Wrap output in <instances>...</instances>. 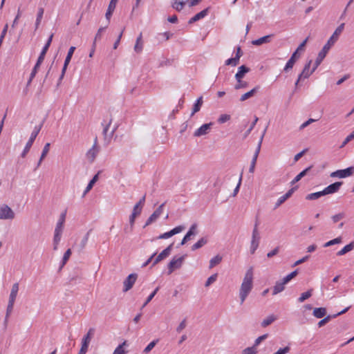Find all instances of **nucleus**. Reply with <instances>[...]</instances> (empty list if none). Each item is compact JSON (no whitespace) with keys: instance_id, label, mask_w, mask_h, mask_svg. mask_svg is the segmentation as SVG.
<instances>
[{"instance_id":"f257e3e1","label":"nucleus","mask_w":354,"mask_h":354,"mask_svg":"<svg viewBox=\"0 0 354 354\" xmlns=\"http://www.w3.org/2000/svg\"><path fill=\"white\" fill-rule=\"evenodd\" d=\"M345 24L342 23L334 31L333 34L331 35V37L328 39L326 44L324 46L322 50L319 53L316 60L315 62V68H317L322 62L324 60L325 57L326 56V54L330 49V48L336 43V41L338 40L339 35L342 34L344 29Z\"/></svg>"},{"instance_id":"f03ea898","label":"nucleus","mask_w":354,"mask_h":354,"mask_svg":"<svg viewBox=\"0 0 354 354\" xmlns=\"http://www.w3.org/2000/svg\"><path fill=\"white\" fill-rule=\"evenodd\" d=\"M253 287V268H250L245 272L244 276L243 282L241 283L240 290H239V297L241 300V304H242L250 292H251Z\"/></svg>"},{"instance_id":"7ed1b4c3","label":"nucleus","mask_w":354,"mask_h":354,"mask_svg":"<svg viewBox=\"0 0 354 354\" xmlns=\"http://www.w3.org/2000/svg\"><path fill=\"white\" fill-rule=\"evenodd\" d=\"M308 39V38L307 37L301 44H300V45L297 47V50L292 53V56L288 59L283 68V71L285 72H287L290 69L292 68L297 59H299V57H300L299 52L304 50V48L305 47L307 43Z\"/></svg>"},{"instance_id":"20e7f679","label":"nucleus","mask_w":354,"mask_h":354,"mask_svg":"<svg viewBox=\"0 0 354 354\" xmlns=\"http://www.w3.org/2000/svg\"><path fill=\"white\" fill-rule=\"evenodd\" d=\"M43 124H44V121L39 125L35 127V128L30 135V137L28 142L26 143L24 151H22V153L21 154V156L22 158H24L26 156V154L28 153V152L29 151L35 140L36 139L37 135L39 134V131H41V129L43 127Z\"/></svg>"},{"instance_id":"39448f33","label":"nucleus","mask_w":354,"mask_h":354,"mask_svg":"<svg viewBox=\"0 0 354 354\" xmlns=\"http://www.w3.org/2000/svg\"><path fill=\"white\" fill-rule=\"evenodd\" d=\"M15 218V213L8 205H0V219L13 220Z\"/></svg>"},{"instance_id":"423d86ee","label":"nucleus","mask_w":354,"mask_h":354,"mask_svg":"<svg viewBox=\"0 0 354 354\" xmlns=\"http://www.w3.org/2000/svg\"><path fill=\"white\" fill-rule=\"evenodd\" d=\"M94 328H90L86 335L84 336L82 340V346L78 354H86L88 351L89 343L94 334Z\"/></svg>"},{"instance_id":"0eeeda50","label":"nucleus","mask_w":354,"mask_h":354,"mask_svg":"<svg viewBox=\"0 0 354 354\" xmlns=\"http://www.w3.org/2000/svg\"><path fill=\"white\" fill-rule=\"evenodd\" d=\"M186 255L177 257H174L168 264V274H171L174 270L180 268L185 260Z\"/></svg>"},{"instance_id":"6e6552de","label":"nucleus","mask_w":354,"mask_h":354,"mask_svg":"<svg viewBox=\"0 0 354 354\" xmlns=\"http://www.w3.org/2000/svg\"><path fill=\"white\" fill-rule=\"evenodd\" d=\"M266 129H267V127L263 131V134H262V136H261V137L260 138V140H259V142L258 143L257 147V149L255 150L253 158L252 159V161H251V163H250V168H249V172L250 173H253L254 171L257 160V158H258L260 150H261V147L262 141H263L264 135L266 133Z\"/></svg>"},{"instance_id":"1a4fd4ad","label":"nucleus","mask_w":354,"mask_h":354,"mask_svg":"<svg viewBox=\"0 0 354 354\" xmlns=\"http://www.w3.org/2000/svg\"><path fill=\"white\" fill-rule=\"evenodd\" d=\"M260 239L261 237L258 230L253 229L250 250L251 254H254L257 250L259 245Z\"/></svg>"},{"instance_id":"9d476101","label":"nucleus","mask_w":354,"mask_h":354,"mask_svg":"<svg viewBox=\"0 0 354 354\" xmlns=\"http://www.w3.org/2000/svg\"><path fill=\"white\" fill-rule=\"evenodd\" d=\"M100 151V147L97 146V138H95L93 147L87 151L86 156L90 162H93L97 155Z\"/></svg>"},{"instance_id":"9b49d317","label":"nucleus","mask_w":354,"mask_h":354,"mask_svg":"<svg viewBox=\"0 0 354 354\" xmlns=\"http://www.w3.org/2000/svg\"><path fill=\"white\" fill-rule=\"evenodd\" d=\"M354 173V167H350L344 169L337 170L332 172L330 174L331 177H338L340 178L348 177Z\"/></svg>"},{"instance_id":"f8f14e48","label":"nucleus","mask_w":354,"mask_h":354,"mask_svg":"<svg viewBox=\"0 0 354 354\" xmlns=\"http://www.w3.org/2000/svg\"><path fill=\"white\" fill-rule=\"evenodd\" d=\"M138 278V274L136 273L130 274L126 279L123 282L124 288L123 292H127L129 290H131L135 282L136 281V279Z\"/></svg>"},{"instance_id":"ddd939ff","label":"nucleus","mask_w":354,"mask_h":354,"mask_svg":"<svg viewBox=\"0 0 354 354\" xmlns=\"http://www.w3.org/2000/svg\"><path fill=\"white\" fill-rule=\"evenodd\" d=\"M312 64V60L310 59L304 66L301 73L299 75V80L306 79L308 78L317 69L315 68V65L313 66L311 71H310V65Z\"/></svg>"},{"instance_id":"4468645a","label":"nucleus","mask_w":354,"mask_h":354,"mask_svg":"<svg viewBox=\"0 0 354 354\" xmlns=\"http://www.w3.org/2000/svg\"><path fill=\"white\" fill-rule=\"evenodd\" d=\"M166 202L161 204L154 212L148 218L145 225V227L149 225L153 222L156 221L158 218L162 214L163 211V207L165 205Z\"/></svg>"},{"instance_id":"2eb2a0df","label":"nucleus","mask_w":354,"mask_h":354,"mask_svg":"<svg viewBox=\"0 0 354 354\" xmlns=\"http://www.w3.org/2000/svg\"><path fill=\"white\" fill-rule=\"evenodd\" d=\"M174 243H171L167 248H166L164 250H162L155 259L153 261L152 266H154L158 263L167 258L171 253L173 248Z\"/></svg>"},{"instance_id":"dca6fc26","label":"nucleus","mask_w":354,"mask_h":354,"mask_svg":"<svg viewBox=\"0 0 354 354\" xmlns=\"http://www.w3.org/2000/svg\"><path fill=\"white\" fill-rule=\"evenodd\" d=\"M184 229H185V227L183 225H178L177 227H174V229H172L171 230L160 234L156 239H168L176 234L181 232Z\"/></svg>"},{"instance_id":"f3484780","label":"nucleus","mask_w":354,"mask_h":354,"mask_svg":"<svg viewBox=\"0 0 354 354\" xmlns=\"http://www.w3.org/2000/svg\"><path fill=\"white\" fill-rule=\"evenodd\" d=\"M212 125V122L203 124L201 127H199L198 129L195 131L194 136L200 137L202 136L207 135L210 131Z\"/></svg>"},{"instance_id":"a211bd4d","label":"nucleus","mask_w":354,"mask_h":354,"mask_svg":"<svg viewBox=\"0 0 354 354\" xmlns=\"http://www.w3.org/2000/svg\"><path fill=\"white\" fill-rule=\"evenodd\" d=\"M342 182H335L326 187L323 191L325 195L336 193L342 185Z\"/></svg>"},{"instance_id":"6ab92c4d","label":"nucleus","mask_w":354,"mask_h":354,"mask_svg":"<svg viewBox=\"0 0 354 354\" xmlns=\"http://www.w3.org/2000/svg\"><path fill=\"white\" fill-rule=\"evenodd\" d=\"M196 229H197L196 223H194L193 225H192L189 231L187 232V234H185V236L183 237V240L181 241V243H180V245H183L185 244L188 241L190 240L192 236L196 235L197 234Z\"/></svg>"},{"instance_id":"aec40b11","label":"nucleus","mask_w":354,"mask_h":354,"mask_svg":"<svg viewBox=\"0 0 354 354\" xmlns=\"http://www.w3.org/2000/svg\"><path fill=\"white\" fill-rule=\"evenodd\" d=\"M209 9V8H207L203 10L202 11H201L200 12L197 13L196 15H195L193 17H192L189 20V24H193L196 21L204 18L205 16L207 15Z\"/></svg>"},{"instance_id":"412c9836","label":"nucleus","mask_w":354,"mask_h":354,"mask_svg":"<svg viewBox=\"0 0 354 354\" xmlns=\"http://www.w3.org/2000/svg\"><path fill=\"white\" fill-rule=\"evenodd\" d=\"M259 89H260V86H255L254 88H253L250 91H248V92L244 93L243 95H242L241 98H240V101L241 102H243V101H245L246 100L253 97L259 91Z\"/></svg>"},{"instance_id":"4be33fe9","label":"nucleus","mask_w":354,"mask_h":354,"mask_svg":"<svg viewBox=\"0 0 354 354\" xmlns=\"http://www.w3.org/2000/svg\"><path fill=\"white\" fill-rule=\"evenodd\" d=\"M273 37V35H266L261 38H259L256 40L252 41V44L255 46H260L265 43H269L271 41V38Z\"/></svg>"},{"instance_id":"5701e85b","label":"nucleus","mask_w":354,"mask_h":354,"mask_svg":"<svg viewBox=\"0 0 354 354\" xmlns=\"http://www.w3.org/2000/svg\"><path fill=\"white\" fill-rule=\"evenodd\" d=\"M250 71V68L245 65L239 67L238 71L235 75V79H243L245 75Z\"/></svg>"},{"instance_id":"b1692460","label":"nucleus","mask_w":354,"mask_h":354,"mask_svg":"<svg viewBox=\"0 0 354 354\" xmlns=\"http://www.w3.org/2000/svg\"><path fill=\"white\" fill-rule=\"evenodd\" d=\"M284 281L282 280L281 281H277L275 286L273 287L272 295H275L281 292H282L285 289Z\"/></svg>"},{"instance_id":"393cba45","label":"nucleus","mask_w":354,"mask_h":354,"mask_svg":"<svg viewBox=\"0 0 354 354\" xmlns=\"http://www.w3.org/2000/svg\"><path fill=\"white\" fill-rule=\"evenodd\" d=\"M313 315L316 318H322L326 315V309L324 307L315 308L313 310Z\"/></svg>"},{"instance_id":"a878e982","label":"nucleus","mask_w":354,"mask_h":354,"mask_svg":"<svg viewBox=\"0 0 354 354\" xmlns=\"http://www.w3.org/2000/svg\"><path fill=\"white\" fill-rule=\"evenodd\" d=\"M354 249V241L351 242L349 244L345 245L341 250L337 252V256H343L347 252Z\"/></svg>"},{"instance_id":"bb28decb","label":"nucleus","mask_w":354,"mask_h":354,"mask_svg":"<svg viewBox=\"0 0 354 354\" xmlns=\"http://www.w3.org/2000/svg\"><path fill=\"white\" fill-rule=\"evenodd\" d=\"M19 291V283H15L12 285L11 292L9 297V300L12 301H15L17 292Z\"/></svg>"},{"instance_id":"cd10ccee","label":"nucleus","mask_w":354,"mask_h":354,"mask_svg":"<svg viewBox=\"0 0 354 354\" xmlns=\"http://www.w3.org/2000/svg\"><path fill=\"white\" fill-rule=\"evenodd\" d=\"M187 0H175L172 4V8L177 11H180L184 8Z\"/></svg>"},{"instance_id":"c85d7f7f","label":"nucleus","mask_w":354,"mask_h":354,"mask_svg":"<svg viewBox=\"0 0 354 354\" xmlns=\"http://www.w3.org/2000/svg\"><path fill=\"white\" fill-rule=\"evenodd\" d=\"M313 167V166H310L308 167H307L306 169H305L304 170H303L301 172H300L298 175H297L295 176V178L291 181V184L293 185L296 183H297L298 181H299L304 176H305L307 174V172L308 171H310L311 169V168Z\"/></svg>"},{"instance_id":"c756f323","label":"nucleus","mask_w":354,"mask_h":354,"mask_svg":"<svg viewBox=\"0 0 354 354\" xmlns=\"http://www.w3.org/2000/svg\"><path fill=\"white\" fill-rule=\"evenodd\" d=\"M207 243V239L206 237H202L196 243H194L192 246V250H198V249L202 248L203 245H205Z\"/></svg>"},{"instance_id":"7c9ffc66","label":"nucleus","mask_w":354,"mask_h":354,"mask_svg":"<svg viewBox=\"0 0 354 354\" xmlns=\"http://www.w3.org/2000/svg\"><path fill=\"white\" fill-rule=\"evenodd\" d=\"M203 104V97H200L197 99L194 104L193 110L191 116H193L196 112L199 111Z\"/></svg>"},{"instance_id":"2f4dec72","label":"nucleus","mask_w":354,"mask_h":354,"mask_svg":"<svg viewBox=\"0 0 354 354\" xmlns=\"http://www.w3.org/2000/svg\"><path fill=\"white\" fill-rule=\"evenodd\" d=\"M99 174H100V171L96 174L93 177V178L90 180V182L88 183V184L87 185V187H86V189L84 192V196L88 192H89L92 187H93L94 184L98 180V176H99Z\"/></svg>"},{"instance_id":"473e14b6","label":"nucleus","mask_w":354,"mask_h":354,"mask_svg":"<svg viewBox=\"0 0 354 354\" xmlns=\"http://www.w3.org/2000/svg\"><path fill=\"white\" fill-rule=\"evenodd\" d=\"M65 217H66V213H63L61 214L59 221L57 222L55 230V232H62V228H63L64 223L65 221Z\"/></svg>"},{"instance_id":"72a5a7b5","label":"nucleus","mask_w":354,"mask_h":354,"mask_svg":"<svg viewBox=\"0 0 354 354\" xmlns=\"http://www.w3.org/2000/svg\"><path fill=\"white\" fill-rule=\"evenodd\" d=\"M325 196V194L324 193V191L322 190L321 192H317L311 193V194H308L306 196V199L308 200V201H313V200L318 199L319 198H320L321 196Z\"/></svg>"},{"instance_id":"f704fd0d","label":"nucleus","mask_w":354,"mask_h":354,"mask_svg":"<svg viewBox=\"0 0 354 354\" xmlns=\"http://www.w3.org/2000/svg\"><path fill=\"white\" fill-rule=\"evenodd\" d=\"M236 84L234 85V89L239 90L241 88H245L248 86V82L246 81L242 80L241 78L236 79Z\"/></svg>"},{"instance_id":"c9c22d12","label":"nucleus","mask_w":354,"mask_h":354,"mask_svg":"<svg viewBox=\"0 0 354 354\" xmlns=\"http://www.w3.org/2000/svg\"><path fill=\"white\" fill-rule=\"evenodd\" d=\"M142 33H140L136 39V43L134 46V50L137 53H140L142 50L143 44H142Z\"/></svg>"},{"instance_id":"e433bc0d","label":"nucleus","mask_w":354,"mask_h":354,"mask_svg":"<svg viewBox=\"0 0 354 354\" xmlns=\"http://www.w3.org/2000/svg\"><path fill=\"white\" fill-rule=\"evenodd\" d=\"M276 319L277 317L274 315H270L262 321L261 325L263 328L267 327L268 326L270 325L272 322H274Z\"/></svg>"},{"instance_id":"4c0bfd02","label":"nucleus","mask_w":354,"mask_h":354,"mask_svg":"<svg viewBox=\"0 0 354 354\" xmlns=\"http://www.w3.org/2000/svg\"><path fill=\"white\" fill-rule=\"evenodd\" d=\"M221 261H222V257L221 256H220L218 254L215 256L214 257L211 259V260L209 261V268L210 269L214 268L216 265L219 264L221 262Z\"/></svg>"},{"instance_id":"58836bf2","label":"nucleus","mask_w":354,"mask_h":354,"mask_svg":"<svg viewBox=\"0 0 354 354\" xmlns=\"http://www.w3.org/2000/svg\"><path fill=\"white\" fill-rule=\"evenodd\" d=\"M44 12V10L43 8H39L38 12L37 15L36 21H35V30H37L39 26V24H40L42 17H43Z\"/></svg>"},{"instance_id":"ea45409f","label":"nucleus","mask_w":354,"mask_h":354,"mask_svg":"<svg viewBox=\"0 0 354 354\" xmlns=\"http://www.w3.org/2000/svg\"><path fill=\"white\" fill-rule=\"evenodd\" d=\"M313 289H310L308 290V291L305 292H303L301 296L298 298V301L299 303H302L304 302L305 300H306L307 299H308L309 297H310L312 296V294H313Z\"/></svg>"},{"instance_id":"a19ab883","label":"nucleus","mask_w":354,"mask_h":354,"mask_svg":"<svg viewBox=\"0 0 354 354\" xmlns=\"http://www.w3.org/2000/svg\"><path fill=\"white\" fill-rule=\"evenodd\" d=\"M71 255V250L68 249L64 254L62 263L60 266V269H62L64 266V265L66 263L67 261L69 259Z\"/></svg>"},{"instance_id":"79ce46f5","label":"nucleus","mask_w":354,"mask_h":354,"mask_svg":"<svg viewBox=\"0 0 354 354\" xmlns=\"http://www.w3.org/2000/svg\"><path fill=\"white\" fill-rule=\"evenodd\" d=\"M145 195L142 197V198L140 199L139 202L135 205L133 207V211L138 212V210L140 209V212H142V206L145 204Z\"/></svg>"},{"instance_id":"37998d69","label":"nucleus","mask_w":354,"mask_h":354,"mask_svg":"<svg viewBox=\"0 0 354 354\" xmlns=\"http://www.w3.org/2000/svg\"><path fill=\"white\" fill-rule=\"evenodd\" d=\"M140 209L138 210V212L133 211L131 215L129 217V223H130V225H131L130 231H131L132 229H133V226L134 223H135L136 217L137 216L140 215Z\"/></svg>"},{"instance_id":"c03bdc74","label":"nucleus","mask_w":354,"mask_h":354,"mask_svg":"<svg viewBox=\"0 0 354 354\" xmlns=\"http://www.w3.org/2000/svg\"><path fill=\"white\" fill-rule=\"evenodd\" d=\"M342 239L341 236L337 237V238H335L333 240H330V241L326 242V243H324V247L326 248V247L333 245L335 244H339V243H342Z\"/></svg>"},{"instance_id":"a18cd8bd","label":"nucleus","mask_w":354,"mask_h":354,"mask_svg":"<svg viewBox=\"0 0 354 354\" xmlns=\"http://www.w3.org/2000/svg\"><path fill=\"white\" fill-rule=\"evenodd\" d=\"M159 290V287H157L149 295V297H147V299H146L145 302L143 304L141 309H142L143 308H145L151 301V299L154 297V296L156 295L157 292Z\"/></svg>"},{"instance_id":"49530a36","label":"nucleus","mask_w":354,"mask_h":354,"mask_svg":"<svg viewBox=\"0 0 354 354\" xmlns=\"http://www.w3.org/2000/svg\"><path fill=\"white\" fill-rule=\"evenodd\" d=\"M40 66H37V64H35L34 68H32V72L30 75V77H29V80L27 82V86H29L32 82V80H33V78L35 77L37 73V71L39 69Z\"/></svg>"},{"instance_id":"de8ad7c7","label":"nucleus","mask_w":354,"mask_h":354,"mask_svg":"<svg viewBox=\"0 0 354 354\" xmlns=\"http://www.w3.org/2000/svg\"><path fill=\"white\" fill-rule=\"evenodd\" d=\"M298 274V270H295V271L292 272L287 276H286L282 280L284 281V283H288L292 279L295 277Z\"/></svg>"},{"instance_id":"09e8293b","label":"nucleus","mask_w":354,"mask_h":354,"mask_svg":"<svg viewBox=\"0 0 354 354\" xmlns=\"http://www.w3.org/2000/svg\"><path fill=\"white\" fill-rule=\"evenodd\" d=\"M345 216H346V215L344 212H340L339 214L333 215L331 217V219L334 223H336L339 222L340 220L343 219Z\"/></svg>"},{"instance_id":"8fccbe9b","label":"nucleus","mask_w":354,"mask_h":354,"mask_svg":"<svg viewBox=\"0 0 354 354\" xmlns=\"http://www.w3.org/2000/svg\"><path fill=\"white\" fill-rule=\"evenodd\" d=\"M127 342L124 341L122 344H120L114 351L113 354H125L126 352L123 348V346L126 345Z\"/></svg>"},{"instance_id":"3c124183","label":"nucleus","mask_w":354,"mask_h":354,"mask_svg":"<svg viewBox=\"0 0 354 354\" xmlns=\"http://www.w3.org/2000/svg\"><path fill=\"white\" fill-rule=\"evenodd\" d=\"M217 274H214L212 275H211L206 281L205 283V287H208L212 283H213L214 282H215L217 279Z\"/></svg>"},{"instance_id":"603ef678","label":"nucleus","mask_w":354,"mask_h":354,"mask_svg":"<svg viewBox=\"0 0 354 354\" xmlns=\"http://www.w3.org/2000/svg\"><path fill=\"white\" fill-rule=\"evenodd\" d=\"M158 342V339L153 340L151 342H150L144 349L143 352L145 353H149L156 345L157 342Z\"/></svg>"},{"instance_id":"864d4df0","label":"nucleus","mask_w":354,"mask_h":354,"mask_svg":"<svg viewBox=\"0 0 354 354\" xmlns=\"http://www.w3.org/2000/svg\"><path fill=\"white\" fill-rule=\"evenodd\" d=\"M334 317H333V315H328L326 317H324L322 320H320L319 322H318V326L320 328V327H322L323 326H324L325 324H326L331 319H333Z\"/></svg>"},{"instance_id":"5fc2aeb1","label":"nucleus","mask_w":354,"mask_h":354,"mask_svg":"<svg viewBox=\"0 0 354 354\" xmlns=\"http://www.w3.org/2000/svg\"><path fill=\"white\" fill-rule=\"evenodd\" d=\"M115 7H113L112 6H108V9L106 10V12L105 14V17H106V19H107L108 21V24L109 23L110 21V19L113 15V12L115 10Z\"/></svg>"},{"instance_id":"6e6d98bb","label":"nucleus","mask_w":354,"mask_h":354,"mask_svg":"<svg viewBox=\"0 0 354 354\" xmlns=\"http://www.w3.org/2000/svg\"><path fill=\"white\" fill-rule=\"evenodd\" d=\"M239 62V58L237 57H232L227 59L225 61V65H232V66H236Z\"/></svg>"},{"instance_id":"4d7b16f0","label":"nucleus","mask_w":354,"mask_h":354,"mask_svg":"<svg viewBox=\"0 0 354 354\" xmlns=\"http://www.w3.org/2000/svg\"><path fill=\"white\" fill-rule=\"evenodd\" d=\"M258 120H259V118L257 116H255L254 120L252 122L251 126L249 127V129L245 133V135H244L245 138H246L250 133V132L252 131V130L254 129V126L256 125Z\"/></svg>"},{"instance_id":"13d9d810","label":"nucleus","mask_w":354,"mask_h":354,"mask_svg":"<svg viewBox=\"0 0 354 354\" xmlns=\"http://www.w3.org/2000/svg\"><path fill=\"white\" fill-rule=\"evenodd\" d=\"M14 304H15V301H12L10 300L8 301V304L7 306L6 314L7 317H9L10 315L11 314L12 309H13Z\"/></svg>"},{"instance_id":"bf43d9fd","label":"nucleus","mask_w":354,"mask_h":354,"mask_svg":"<svg viewBox=\"0 0 354 354\" xmlns=\"http://www.w3.org/2000/svg\"><path fill=\"white\" fill-rule=\"evenodd\" d=\"M353 138H354V131L345 138V140L343 141L340 147L341 148L344 147L346 145H347Z\"/></svg>"},{"instance_id":"052dcab7","label":"nucleus","mask_w":354,"mask_h":354,"mask_svg":"<svg viewBox=\"0 0 354 354\" xmlns=\"http://www.w3.org/2000/svg\"><path fill=\"white\" fill-rule=\"evenodd\" d=\"M91 232V230H90L86 234V235L84 236V237L82 239V241H81V243H80V246H81V248L83 249L85 248L87 242H88V237H89V234H90V232Z\"/></svg>"},{"instance_id":"680f3d73","label":"nucleus","mask_w":354,"mask_h":354,"mask_svg":"<svg viewBox=\"0 0 354 354\" xmlns=\"http://www.w3.org/2000/svg\"><path fill=\"white\" fill-rule=\"evenodd\" d=\"M297 189V187H292L289 189L284 195L282 196L283 199L286 201L294 193V192Z\"/></svg>"},{"instance_id":"e2e57ef3","label":"nucleus","mask_w":354,"mask_h":354,"mask_svg":"<svg viewBox=\"0 0 354 354\" xmlns=\"http://www.w3.org/2000/svg\"><path fill=\"white\" fill-rule=\"evenodd\" d=\"M50 143H46L44 147V149L42 150V153H41V159H44L45 157L46 156V155L48 154V151H49V149H50Z\"/></svg>"},{"instance_id":"0e129e2a","label":"nucleus","mask_w":354,"mask_h":354,"mask_svg":"<svg viewBox=\"0 0 354 354\" xmlns=\"http://www.w3.org/2000/svg\"><path fill=\"white\" fill-rule=\"evenodd\" d=\"M61 235H62V232L55 231V234H54V238H53L54 245L59 244V243L61 240Z\"/></svg>"},{"instance_id":"69168bd1","label":"nucleus","mask_w":354,"mask_h":354,"mask_svg":"<svg viewBox=\"0 0 354 354\" xmlns=\"http://www.w3.org/2000/svg\"><path fill=\"white\" fill-rule=\"evenodd\" d=\"M267 337H268V334H264L261 336H259L258 338L256 339L253 347L255 348L256 346H257L262 341L266 339L267 338Z\"/></svg>"},{"instance_id":"338daca9","label":"nucleus","mask_w":354,"mask_h":354,"mask_svg":"<svg viewBox=\"0 0 354 354\" xmlns=\"http://www.w3.org/2000/svg\"><path fill=\"white\" fill-rule=\"evenodd\" d=\"M256 353H257V350L253 346L246 348L243 351V354H255Z\"/></svg>"},{"instance_id":"774afa93","label":"nucleus","mask_w":354,"mask_h":354,"mask_svg":"<svg viewBox=\"0 0 354 354\" xmlns=\"http://www.w3.org/2000/svg\"><path fill=\"white\" fill-rule=\"evenodd\" d=\"M230 119V115H227V114H223L219 117L218 121L220 123H224V122L228 121Z\"/></svg>"}]
</instances>
